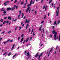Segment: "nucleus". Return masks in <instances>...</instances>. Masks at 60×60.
<instances>
[{
  "label": "nucleus",
  "instance_id": "1",
  "mask_svg": "<svg viewBox=\"0 0 60 60\" xmlns=\"http://www.w3.org/2000/svg\"><path fill=\"white\" fill-rule=\"evenodd\" d=\"M33 4L34 3V2H33V0H31V1L30 2V4H28L27 5L28 6H30L32 4Z\"/></svg>",
  "mask_w": 60,
  "mask_h": 60
},
{
  "label": "nucleus",
  "instance_id": "2",
  "mask_svg": "<svg viewBox=\"0 0 60 60\" xmlns=\"http://www.w3.org/2000/svg\"><path fill=\"white\" fill-rule=\"evenodd\" d=\"M4 8H2V9L1 10V11H4V12H3V13L5 14V13H6V11L5 10V9H4Z\"/></svg>",
  "mask_w": 60,
  "mask_h": 60
},
{
  "label": "nucleus",
  "instance_id": "3",
  "mask_svg": "<svg viewBox=\"0 0 60 60\" xmlns=\"http://www.w3.org/2000/svg\"><path fill=\"white\" fill-rule=\"evenodd\" d=\"M56 34H57V32H56L54 35V39L55 40H56Z\"/></svg>",
  "mask_w": 60,
  "mask_h": 60
},
{
  "label": "nucleus",
  "instance_id": "4",
  "mask_svg": "<svg viewBox=\"0 0 60 60\" xmlns=\"http://www.w3.org/2000/svg\"><path fill=\"white\" fill-rule=\"evenodd\" d=\"M10 3V2L9 1H6V2L4 3V4L5 6H6V5H7L8 4V3Z\"/></svg>",
  "mask_w": 60,
  "mask_h": 60
},
{
  "label": "nucleus",
  "instance_id": "5",
  "mask_svg": "<svg viewBox=\"0 0 60 60\" xmlns=\"http://www.w3.org/2000/svg\"><path fill=\"white\" fill-rule=\"evenodd\" d=\"M29 21H30V20L26 19L25 20V23L26 24L27 23V24H28Z\"/></svg>",
  "mask_w": 60,
  "mask_h": 60
},
{
  "label": "nucleus",
  "instance_id": "6",
  "mask_svg": "<svg viewBox=\"0 0 60 60\" xmlns=\"http://www.w3.org/2000/svg\"><path fill=\"white\" fill-rule=\"evenodd\" d=\"M29 40V38H27V39L26 40H24L23 41V44H24L25 42H27L28 41V40Z\"/></svg>",
  "mask_w": 60,
  "mask_h": 60
},
{
  "label": "nucleus",
  "instance_id": "7",
  "mask_svg": "<svg viewBox=\"0 0 60 60\" xmlns=\"http://www.w3.org/2000/svg\"><path fill=\"white\" fill-rule=\"evenodd\" d=\"M56 16H57L58 15V14H59V10H56Z\"/></svg>",
  "mask_w": 60,
  "mask_h": 60
},
{
  "label": "nucleus",
  "instance_id": "8",
  "mask_svg": "<svg viewBox=\"0 0 60 60\" xmlns=\"http://www.w3.org/2000/svg\"><path fill=\"white\" fill-rule=\"evenodd\" d=\"M15 44H14L13 45L12 48L11 49V50H13V49H14V47H15Z\"/></svg>",
  "mask_w": 60,
  "mask_h": 60
},
{
  "label": "nucleus",
  "instance_id": "9",
  "mask_svg": "<svg viewBox=\"0 0 60 60\" xmlns=\"http://www.w3.org/2000/svg\"><path fill=\"white\" fill-rule=\"evenodd\" d=\"M11 10V8H8L7 9V11H10Z\"/></svg>",
  "mask_w": 60,
  "mask_h": 60
},
{
  "label": "nucleus",
  "instance_id": "10",
  "mask_svg": "<svg viewBox=\"0 0 60 60\" xmlns=\"http://www.w3.org/2000/svg\"><path fill=\"white\" fill-rule=\"evenodd\" d=\"M23 40H24V38H22L21 39L20 42H22L23 41Z\"/></svg>",
  "mask_w": 60,
  "mask_h": 60
},
{
  "label": "nucleus",
  "instance_id": "11",
  "mask_svg": "<svg viewBox=\"0 0 60 60\" xmlns=\"http://www.w3.org/2000/svg\"><path fill=\"white\" fill-rule=\"evenodd\" d=\"M30 7H28V8H27L26 11V12H28V10H29V9H30Z\"/></svg>",
  "mask_w": 60,
  "mask_h": 60
},
{
  "label": "nucleus",
  "instance_id": "12",
  "mask_svg": "<svg viewBox=\"0 0 60 60\" xmlns=\"http://www.w3.org/2000/svg\"><path fill=\"white\" fill-rule=\"evenodd\" d=\"M27 56H28V57H29L31 56V55H29V52H27Z\"/></svg>",
  "mask_w": 60,
  "mask_h": 60
},
{
  "label": "nucleus",
  "instance_id": "13",
  "mask_svg": "<svg viewBox=\"0 0 60 60\" xmlns=\"http://www.w3.org/2000/svg\"><path fill=\"white\" fill-rule=\"evenodd\" d=\"M42 28V26H41V27H40V28H39V31H41V28Z\"/></svg>",
  "mask_w": 60,
  "mask_h": 60
},
{
  "label": "nucleus",
  "instance_id": "14",
  "mask_svg": "<svg viewBox=\"0 0 60 60\" xmlns=\"http://www.w3.org/2000/svg\"><path fill=\"white\" fill-rule=\"evenodd\" d=\"M38 54H39V53H37V54L35 56V57H37V56H38Z\"/></svg>",
  "mask_w": 60,
  "mask_h": 60
},
{
  "label": "nucleus",
  "instance_id": "15",
  "mask_svg": "<svg viewBox=\"0 0 60 60\" xmlns=\"http://www.w3.org/2000/svg\"><path fill=\"white\" fill-rule=\"evenodd\" d=\"M28 24H27V25L26 26V27H25V28L26 29H27V28L28 27Z\"/></svg>",
  "mask_w": 60,
  "mask_h": 60
},
{
  "label": "nucleus",
  "instance_id": "16",
  "mask_svg": "<svg viewBox=\"0 0 60 60\" xmlns=\"http://www.w3.org/2000/svg\"><path fill=\"white\" fill-rule=\"evenodd\" d=\"M11 17H8V19H9V20H11Z\"/></svg>",
  "mask_w": 60,
  "mask_h": 60
},
{
  "label": "nucleus",
  "instance_id": "17",
  "mask_svg": "<svg viewBox=\"0 0 60 60\" xmlns=\"http://www.w3.org/2000/svg\"><path fill=\"white\" fill-rule=\"evenodd\" d=\"M24 34H22L21 35V38H22V37L24 36Z\"/></svg>",
  "mask_w": 60,
  "mask_h": 60
},
{
  "label": "nucleus",
  "instance_id": "18",
  "mask_svg": "<svg viewBox=\"0 0 60 60\" xmlns=\"http://www.w3.org/2000/svg\"><path fill=\"white\" fill-rule=\"evenodd\" d=\"M23 4H24V2H22L21 3L20 5H23Z\"/></svg>",
  "mask_w": 60,
  "mask_h": 60
},
{
  "label": "nucleus",
  "instance_id": "19",
  "mask_svg": "<svg viewBox=\"0 0 60 60\" xmlns=\"http://www.w3.org/2000/svg\"><path fill=\"white\" fill-rule=\"evenodd\" d=\"M11 30L9 31L8 32V34H11Z\"/></svg>",
  "mask_w": 60,
  "mask_h": 60
},
{
  "label": "nucleus",
  "instance_id": "20",
  "mask_svg": "<svg viewBox=\"0 0 60 60\" xmlns=\"http://www.w3.org/2000/svg\"><path fill=\"white\" fill-rule=\"evenodd\" d=\"M50 53V52H48L47 53V54H48V56H49V55Z\"/></svg>",
  "mask_w": 60,
  "mask_h": 60
},
{
  "label": "nucleus",
  "instance_id": "21",
  "mask_svg": "<svg viewBox=\"0 0 60 60\" xmlns=\"http://www.w3.org/2000/svg\"><path fill=\"white\" fill-rule=\"evenodd\" d=\"M42 53L41 54V55H40L39 56V57H41V56H42Z\"/></svg>",
  "mask_w": 60,
  "mask_h": 60
},
{
  "label": "nucleus",
  "instance_id": "22",
  "mask_svg": "<svg viewBox=\"0 0 60 60\" xmlns=\"http://www.w3.org/2000/svg\"><path fill=\"white\" fill-rule=\"evenodd\" d=\"M12 20V22H13L14 21H15V20H14V19L13 18Z\"/></svg>",
  "mask_w": 60,
  "mask_h": 60
},
{
  "label": "nucleus",
  "instance_id": "23",
  "mask_svg": "<svg viewBox=\"0 0 60 60\" xmlns=\"http://www.w3.org/2000/svg\"><path fill=\"white\" fill-rule=\"evenodd\" d=\"M55 32H56V31L54 30H53L52 31V33H53V34H55Z\"/></svg>",
  "mask_w": 60,
  "mask_h": 60
},
{
  "label": "nucleus",
  "instance_id": "24",
  "mask_svg": "<svg viewBox=\"0 0 60 60\" xmlns=\"http://www.w3.org/2000/svg\"><path fill=\"white\" fill-rule=\"evenodd\" d=\"M58 39L59 40V41H60V35L59 36V37L58 38Z\"/></svg>",
  "mask_w": 60,
  "mask_h": 60
},
{
  "label": "nucleus",
  "instance_id": "25",
  "mask_svg": "<svg viewBox=\"0 0 60 60\" xmlns=\"http://www.w3.org/2000/svg\"><path fill=\"white\" fill-rule=\"evenodd\" d=\"M7 55V52H6L5 53H4L3 54V55Z\"/></svg>",
  "mask_w": 60,
  "mask_h": 60
},
{
  "label": "nucleus",
  "instance_id": "26",
  "mask_svg": "<svg viewBox=\"0 0 60 60\" xmlns=\"http://www.w3.org/2000/svg\"><path fill=\"white\" fill-rule=\"evenodd\" d=\"M56 21H55L54 24V25H55L56 24Z\"/></svg>",
  "mask_w": 60,
  "mask_h": 60
},
{
  "label": "nucleus",
  "instance_id": "27",
  "mask_svg": "<svg viewBox=\"0 0 60 60\" xmlns=\"http://www.w3.org/2000/svg\"><path fill=\"white\" fill-rule=\"evenodd\" d=\"M60 20H59L58 21L57 24H59L60 23Z\"/></svg>",
  "mask_w": 60,
  "mask_h": 60
},
{
  "label": "nucleus",
  "instance_id": "28",
  "mask_svg": "<svg viewBox=\"0 0 60 60\" xmlns=\"http://www.w3.org/2000/svg\"><path fill=\"white\" fill-rule=\"evenodd\" d=\"M14 9H15L14 8V7L12 8L11 9L12 11H13L14 10Z\"/></svg>",
  "mask_w": 60,
  "mask_h": 60
},
{
  "label": "nucleus",
  "instance_id": "29",
  "mask_svg": "<svg viewBox=\"0 0 60 60\" xmlns=\"http://www.w3.org/2000/svg\"><path fill=\"white\" fill-rule=\"evenodd\" d=\"M16 55H17V54H16L15 55H14L13 56V58H14V57Z\"/></svg>",
  "mask_w": 60,
  "mask_h": 60
},
{
  "label": "nucleus",
  "instance_id": "30",
  "mask_svg": "<svg viewBox=\"0 0 60 60\" xmlns=\"http://www.w3.org/2000/svg\"><path fill=\"white\" fill-rule=\"evenodd\" d=\"M13 39H12L10 40V41L11 42H13Z\"/></svg>",
  "mask_w": 60,
  "mask_h": 60
},
{
  "label": "nucleus",
  "instance_id": "31",
  "mask_svg": "<svg viewBox=\"0 0 60 60\" xmlns=\"http://www.w3.org/2000/svg\"><path fill=\"white\" fill-rule=\"evenodd\" d=\"M52 1V0H50V1L49 2V4H50L51 2Z\"/></svg>",
  "mask_w": 60,
  "mask_h": 60
},
{
  "label": "nucleus",
  "instance_id": "32",
  "mask_svg": "<svg viewBox=\"0 0 60 60\" xmlns=\"http://www.w3.org/2000/svg\"><path fill=\"white\" fill-rule=\"evenodd\" d=\"M17 29H18L17 27H16L15 28V31H16V30H17Z\"/></svg>",
  "mask_w": 60,
  "mask_h": 60
},
{
  "label": "nucleus",
  "instance_id": "33",
  "mask_svg": "<svg viewBox=\"0 0 60 60\" xmlns=\"http://www.w3.org/2000/svg\"><path fill=\"white\" fill-rule=\"evenodd\" d=\"M32 37H31L30 38V41H31V40L32 39Z\"/></svg>",
  "mask_w": 60,
  "mask_h": 60
},
{
  "label": "nucleus",
  "instance_id": "34",
  "mask_svg": "<svg viewBox=\"0 0 60 60\" xmlns=\"http://www.w3.org/2000/svg\"><path fill=\"white\" fill-rule=\"evenodd\" d=\"M20 37H18V40H19V39H20Z\"/></svg>",
  "mask_w": 60,
  "mask_h": 60
},
{
  "label": "nucleus",
  "instance_id": "35",
  "mask_svg": "<svg viewBox=\"0 0 60 60\" xmlns=\"http://www.w3.org/2000/svg\"><path fill=\"white\" fill-rule=\"evenodd\" d=\"M20 15H18V18L19 19H20Z\"/></svg>",
  "mask_w": 60,
  "mask_h": 60
},
{
  "label": "nucleus",
  "instance_id": "36",
  "mask_svg": "<svg viewBox=\"0 0 60 60\" xmlns=\"http://www.w3.org/2000/svg\"><path fill=\"white\" fill-rule=\"evenodd\" d=\"M40 46H42V44H41V43H40Z\"/></svg>",
  "mask_w": 60,
  "mask_h": 60
},
{
  "label": "nucleus",
  "instance_id": "37",
  "mask_svg": "<svg viewBox=\"0 0 60 60\" xmlns=\"http://www.w3.org/2000/svg\"><path fill=\"white\" fill-rule=\"evenodd\" d=\"M44 21H42V22H41V24H43V23H44Z\"/></svg>",
  "mask_w": 60,
  "mask_h": 60
},
{
  "label": "nucleus",
  "instance_id": "38",
  "mask_svg": "<svg viewBox=\"0 0 60 60\" xmlns=\"http://www.w3.org/2000/svg\"><path fill=\"white\" fill-rule=\"evenodd\" d=\"M23 17H24V13H22V18H23Z\"/></svg>",
  "mask_w": 60,
  "mask_h": 60
},
{
  "label": "nucleus",
  "instance_id": "39",
  "mask_svg": "<svg viewBox=\"0 0 60 60\" xmlns=\"http://www.w3.org/2000/svg\"><path fill=\"white\" fill-rule=\"evenodd\" d=\"M11 55V53H10L8 55V56H10Z\"/></svg>",
  "mask_w": 60,
  "mask_h": 60
},
{
  "label": "nucleus",
  "instance_id": "40",
  "mask_svg": "<svg viewBox=\"0 0 60 60\" xmlns=\"http://www.w3.org/2000/svg\"><path fill=\"white\" fill-rule=\"evenodd\" d=\"M19 14H21V11H19Z\"/></svg>",
  "mask_w": 60,
  "mask_h": 60
},
{
  "label": "nucleus",
  "instance_id": "41",
  "mask_svg": "<svg viewBox=\"0 0 60 60\" xmlns=\"http://www.w3.org/2000/svg\"><path fill=\"white\" fill-rule=\"evenodd\" d=\"M42 30H43V33H44V29H43Z\"/></svg>",
  "mask_w": 60,
  "mask_h": 60
},
{
  "label": "nucleus",
  "instance_id": "42",
  "mask_svg": "<svg viewBox=\"0 0 60 60\" xmlns=\"http://www.w3.org/2000/svg\"><path fill=\"white\" fill-rule=\"evenodd\" d=\"M4 33H5V31H4L2 32L1 33V34H4Z\"/></svg>",
  "mask_w": 60,
  "mask_h": 60
},
{
  "label": "nucleus",
  "instance_id": "43",
  "mask_svg": "<svg viewBox=\"0 0 60 60\" xmlns=\"http://www.w3.org/2000/svg\"><path fill=\"white\" fill-rule=\"evenodd\" d=\"M34 13H35V15L36 14V13H37V11H35Z\"/></svg>",
  "mask_w": 60,
  "mask_h": 60
},
{
  "label": "nucleus",
  "instance_id": "44",
  "mask_svg": "<svg viewBox=\"0 0 60 60\" xmlns=\"http://www.w3.org/2000/svg\"><path fill=\"white\" fill-rule=\"evenodd\" d=\"M3 24H1V25H0V27H2V26H3Z\"/></svg>",
  "mask_w": 60,
  "mask_h": 60
},
{
  "label": "nucleus",
  "instance_id": "45",
  "mask_svg": "<svg viewBox=\"0 0 60 60\" xmlns=\"http://www.w3.org/2000/svg\"><path fill=\"white\" fill-rule=\"evenodd\" d=\"M9 22V21H7V24H8V23Z\"/></svg>",
  "mask_w": 60,
  "mask_h": 60
},
{
  "label": "nucleus",
  "instance_id": "46",
  "mask_svg": "<svg viewBox=\"0 0 60 60\" xmlns=\"http://www.w3.org/2000/svg\"><path fill=\"white\" fill-rule=\"evenodd\" d=\"M7 43V41H5L4 42V44H6V43Z\"/></svg>",
  "mask_w": 60,
  "mask_h": 60
},
{
  "label": "nucleus",
  "instance_id": "47",
  "mask_svg": "<svg viewBox=\"0 0 60 60\" xmlns=\"http://www.w3.org/2000/svg\"><path fill=\"white\" fill-rule=\"evenodd\" d=\"M0 21L1 22H3V21L4 20H3V19H1V20H0Z\"/></svg>",
  "mask_w": 60,
  "mask_h": 60
},
{
  "label": "nucleus",
  "instance_id": "48",
  "mask_svg": "<svg viewBox=\"0 0 60 60\" xmlns=\"http://www.w3.org/2000/svg\"><path fill=\"white\" fill-rule=\"evenodd\" d=\"M21 29V27H19V30H20Z\"/></svg>",
  "mask_w": 60,
  "mask_h": 60
},
{
  "label": "nucleus",
  "instance_id": "49",
  "mask_svg": "<svg viewBox=\"0 0 60 60\" xmlns=\"http://www.w3.org/2000/svg\"><path fill=\"white\" fill-rule=\"evenodd\" d=\"M10 41V40H7V43H8V42H9Z\"/></svg>",
  "mask_w": 60,
  "mask_h": 60
},
{
  "label": "nucleus",
  "instance_id": "50",
  "mask_svg": "<svg viewBox=\"0 0 60 60\" xmlns=\"http://www.w3.org/2000/svg\"><path fill=\"white\" fill-rule=\"evenodd\" d=\"M47 6H46L45 8V10L46 11L47 10Z\"/></svg>",
  "mask_w": 60,
  "mask_h": 60
},
{
  "label": "nucleus",
  "instance_id": "51",
  "mask_svg": "<svg viewBox=\"0 0 60 60\" xmlns=\"http://www.w3.org/2000/svg\"><path fill=\"white\" fill-rule=\"evenodd\" d=\"M33 36H34V35H35V34H34V32L33 33Z\"/></svg>",
  "mask_w": 60,
  "mask_h": 60
},
{
  "label": "nucleus",
  "instance_id": "52",
  "mask_svg": "<svg viewBox=\"0 0 60 60\" xmlns=\"http://www.w3.org/2000/svg\"><path fill=\"white\" fill-rule=\"evenodd\" d=\"M51 6H52V7H53V3H52V4Z\"/></svg>",
  "mask_w": 60,
  "mask_h": 60
},
{
  "label": "nucleus",
  "instance_id": "53",
  "mask_svg": "<svg viewBox=\"0 0 60 60\" xmlns=\"http://www.w3.org/2000/svg\"><path fill=\"white\" fill-rule=\"evenodd\" d=\"M26 17L24 16V19H26Z\"/></svg>",
  "mask_w": 60,
  "mask_h": 60
},
{
  "label": "nucleus",
  "instance_id": "54",
  "mask_svg": "<svg viewBox=\"0 0 60 60\" xmlns=\"http://www.w3.org/2000/svg\"><path fill=\"white\" fill-rule=\"evenodd\" d=\"M7 17H5L4 18V19H7Z\"/></svg>",
  "mask_w": 60,
  "mask_h": 60
},
{
  "label": "nucleus",
  "instance_id": "55",
  "mask_svg": "<svg viewBox=\"0 0 60 60\" xmlns=\"http://www.w3.org/2000/svg\"><path fill=\"white\" fill-rule=\"evenodd\" d=\"M5 21H4L3 22V24H5Z\"/></svg>",
  "mask_w": 60,
  "mask_h": 60
},
{
  "label": "nucleus",
  "instance_id": "56",
  "mask_svg": "<svg viewBox=\"0 0 60 60\" xmlns=\"http://www.w3.org/2000/svg\"><path fill=\"white\" fill-rule=\"evenodd\" d=\"M30 31H31V29H30L29 30V32H30Z\"/></svg>",
  "mask_w": 60,
  "mask_h": 60
},
{
  "label": "nucleus",
  "instance_id": "57",
  "mask_svg": "<svg viewBox=\"0 0 60 60\" xmlns=\"http://www.w3.org/2000/svg\"><path fill=\"white\" fill-rule=\"evenodd\" d=\"M56 39H58V36H56Z\"/></svg>",
  "mask_w": 60,
  "mask_h": 60
},
{
  "label": "nucleus",
  "instance_id": "58",
  "mask_svg": "<svg viewBox=\"0 0 60 60\" xmlns=\"http://www.w3.org/2000/svg\"><path fill=\"white\" fill-rule=\"evenodd\" d=\"M52 49H53L52 48L51 49V50H50V52H51V51H52Z\"/></svg>",
  "mask_w": 60,
  "mask_h": 60
},
{
  "label": "nucleus",
  "instance_id": "59",
  "mask_svg": "<svg viewBox=\"0 0 60 60\" xmlns=\"http://www.w3.org/2000/svg\"><path fill=\"white\" fill-rule=\"evenodd\" d=\"M49 15H50V13H49L48 14V16H49Z\"/></svg>",
  "mask_w": 60,
  "mask_h": 60
},
{
  "label": "nucleus",
  "instance_id": "60",
  "mask_svg": "<svg viewBox=\"0 0 60 60\" xmlns=\"http://www.w3.org/2000/svg\"><path fill=\"white\" fill-rule=\"evenodd\" d=\"M33 31H34V30H33V29H32V31L31 32V34H32V33L33 32Z\"/></svg>",
  "mask_w": 60,
  "mask_h": 60
},
{
  "label": "nucleus",
  "instance_id": "61",
  "mask_svg": "<svg viewBox=\"0 0 60 60\" xmlns=\"http://www.w3.org/2000/svg\"><path fill=\"white\" fill-rule=\"evenodd\" d=\"M17 0H16L14 2V3H16V2H17Z\"/></svg>",
  "mask_w": 60,
  "mask_h": 60
},
{
  "label": "nucleus",
  "instance_id": "62",
  "mask_svg": "<svg viewBox=\"0 0 60 60\" xmlns=\"http://www.w3.org/2000/svg\"><path fill=\"white\" fill-rule=\"evenodd\" d=\"M17 21V19H16L15 20V21Z\"/></svg>",
  "mask_w": 60,
  "mask_h": 60
},
{
  "label": "nucleus",
  "instance_id": "63",
  "mask_svg": "<svg viewBox=\"0 0 60 60\" xmlns=\"http://www.w3.org/2000/svg\"><path fill=\"white\" fill-rule=\"evenodd\" d=\"M46 19V16H45L44 17V19Z\"/></svg>",
  "mask_w": 60,
  "mask_h": 60
},
{
  "label": "nucleus",
  "instance_id": "64",
  "mask_svg": "<svg viewBox=\"0 0 60 60\" xmlns=\"http://www.w3.org/2000/svg\"><path fill=\"white\" fill-rule=\"evenodd\" d=\"M26 4H27V3H25L24 5H26Z\"/></svg>",
  "mask_w": 60,
  "mask_h": 60
}]
</instances>
